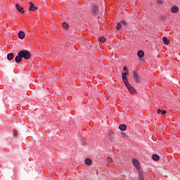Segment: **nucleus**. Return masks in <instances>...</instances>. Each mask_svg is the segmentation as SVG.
Instances as JSON below:
<instances>
[{
  "label": "nucleus",
  "mask_w": 180,
  "mask_h": 180,
  "mask_svg": "<svg viewBox=\"0 0 180 180\" xmlns=\"http://www.w3.org/2000/svg\"><path fill=\"white\" fill-rule=\"evenodd\" d=\"M122 23H120V22H118L117 24V27H116V29H117V30H120V29H122Z\"/></svg>",
  "instance_id": "412c9836"
},
{
  "label": "nucleus",
  "mask_w": 180,
  "mask_h": 180,
  "mask_svg": "<svg viewBox=\"0 0 180 180\" xmlns=\"http://www.w3.org/2000/svg\"><path fill=\"white\" fill-rule=\"evenodd\" d=\"M25 33L23 32V31H20L18 33V37L19 39H25Z\"/></svg>",
  "instance_id": "dca6fc26"
},
{
  "label": "nucleus",
  "mask_w": 180,
  "mask_h": 180,
  "mask_svg": "<svg viewBox=\"0 0 180 180\" xmlns=\"http://www.w3.org/2000/svg\"><path fill=\"white\" fill-rule=\"evenodd\" d=\"M105 98H106V99H107V100H108V99H109V97H108V96H107V97H105Z\"/></svg>",
  "instance_id": "c756f323"
},
{
  "label": "nucleus",
  "mask_w": 180,
  "mask_h": 180,
  "mask_svg": "<svg viewBox=\"0 0 180 180\" xmlns=\"http://www.w3.org/2000/svg\"><path fill=\"white\" fill-rule=\"evenodd\" d=\"M123 70L125 71V72L129 71V70H127V66H124V67L123 68Z\"/></svg>",
  "instance_id": "a878e982"
},
{
  "label": "nucleus",
  "mask_w": 180,
  "mask_h": 180,
  "mask_svg": "<svg viewBox=\"0 0 180 180\" xmlns=\"http://www.w3.org/2000/svg\"><path fill=\"white\" fill-rule=\"evenodd\" d=\"M16 136H18V135H16V133H15V134H14V136L16 137Z\"/></svg>",
  "instance_id": "c85d7f7f"
},
{
  "label": "nucleus",
  "mask_w": 180,
  "mask_h": 180,
  "mask_svg": "<svg viewBox=\"0 0 180 180\" xmlns=\"http://www.w3.org/2000/svg\"><path fill=\"white\" fill-rule=\"evenodd\" d=\"M162 41L164 43V44H165L166 46H168V44H169V39H168V38L164 37L162 38Z\"/></svg>",
  "instance_id": "f8f14e48"
},
{
  "label": "nucleus",
  "mask_w": 180,
  "mask_h": 180,
  "mask_svg": "<svg viewBox=\"0 0 180 180\" xmlns=\"http://www.w3.org/2000/svg\"><path fill=\"white\" fill-rule=\"evenodd\" d=\"M132 162H133V165H134L136 169H140L141 166H140V162H139V160L134 158L132 159Z\"/></svg>",
  "instance_id": "423d86ee"
},
{
  "label": "nucleus",
  "mask_w": 180,
  "mask_h": 180,
  "mask_svg": "<svg viewBox=\"0 0 180 180\" xmlns=\"http://www.w3.org/2000/svg\"><path fill=\"white\" fill-rule=\"evenodd\" d=\"M157 4H158L159 5H161V4H164V1H162V0H158Z\"/></svg>",
  "instance_id": "393cba45"
},
{
  "label": "nucleus",
  "mask_w": 180,
  "mask_h": 180,
  "mask_svg": "<svg viewBox=\"0 0 180 180\" xmlns=\"http://www.w3.org/2000/svg\"><path fill=\"white\" fill-rule=\"evenodd\" d=\"M124 84L127 86V89H129V91L131 92V94H136V89H134V88H133V86H131V85H130L129 82L125 83Z\"/></svg>",
  "instance_id": "39448f33"
},
{
  "label": "nucleus",
  "mask_w": 180,
  "mask_h": 180,
  "mask_svg": "<svg viewBox=\"0 0 180 180\" xmlns=\"http://www.w3.org/2000/svg\"><path fill=\"white\" fill-rule=\"evenodd\" d=\"M18 53L21 56V58H25V60L32 58V54L27 50L20 51Z\"/></svg>",
  "instance_id": "f257e3e1"
},
{
  "label": "nucleus",
  "mask_w": 180,
  "mask_h": 180,
  "mask_svg": "<svg viewBox=\"0 0 180 180\" xmlns=\"http://www.w3.org/2000/svg\"><path fill=\"white\" fill-rule=\"evenodd\" d=\"M134 79L136 84H141V78L139 75V73H137V71H134Z\"/></svg>",
  "instance_id": "f03ea898"
},
{
  "label": "nucleus",
  "mask_w": 180,
  "mask_h": 180,
  "mask_svg": "<svg viewBox=\"0 0 180 180\" xmlns=\"http://www.w3.org/2000/svg\"><path fill=\"white\" fill-rule=\"evenodd\" d=\"M119 129L122 131H124V130H126V129H127V126L126 124H121L119 126Z\"/></svg>",
  "instance_id": "2eb2a0df"
},
{
  "label": "nucleus",
  "mask_w": 180,
  "mask_h": 180,
  "mask_svg": "<svg viewBox=\"0 0 180 180\" xmlns=\"http://www.w3.org/2000/svg\"><path fill=\"white\" fill-rule=\"evenodd\" d=\"M15 63H20L22 61V56L20 55L19 52L18 53V56L15 58Z\"/></svg>",
  "instance_id": "9d476101"
},
{
  "label": "nucleus",
  "mask_w": 180,
  "mask_h": 180,
  "mask_svg": "<svg viewBox=\"0 0 180 180\" xmlns=\"http://www.w3.org/2000/svg\"><path fill=\"white\" fill-rule=\"evenodd\" d=\"M107 161L108 162H112L113 160L110 157H107Z\"/></svg>",
  "instance_id": "b1692460"
},
{
  "label": "nucleus",
  "mask_w": 180,
  "mask_h": 180,
  "mask_svg": "<svg viewBox=\"0 0 180 180\" xmlns=\"http://www.w3.org/2000/svg\"><path fill=\"white\" fill-rule=\"evenodd\" d=\"M122 74L124 84H127L129 81L127 80V77L126 75H129V70H127V72H122Z\"/></svg>",
  "instance_id": "20e7f679"
},
{
  "label": "nucleus",
  "mask_w": 180,
  "mask_h": 180,
  "mask_svg": "<svg viewBox=\"0 0 180 180\" xmlns=\"http://www.w3.org/2000/svg\"><path fill=\"white\" fill-rule=\"evenodd\" d=\"M122 26H127V22L124 20L120 22Z\"/></svg>",
  "instance_id": "5701e85b"
},
{
  "label": "nucleus",
  "mask_w": 180,
  "mask_h": 180,
  "mask_svg": "<svg viewBox=\"0 0 180 180\" xmlns=\"http://www.w3.org/2000/svg\"><path fill=\"white\" fill-rule=\"evenodd\" d=\"M152 158L154 161L160 160V156L158 155H153Z\"/></svg>",
  "instance_id": "a211bd4d"
},
{
  "label": "nucleus",
  "mask_w": 180,
  "mask_h": 180,
  "mask_svg": "<svg viewBox=\"0 0 180 180\" xmlns=\"http://www.w3.org/2000/svg\"><path fill=\"white\" fill-rule=\"evenodd\" d=\"M167 114V110H162L161 115H166Z\"/></svg>",
  "instance_id": "bb28decb"
},
{
  "label": "nucleus",
  "mask_w": 180,
  "mask_h": 180,
  "mask_svg": "<svg viewBox=\"0 0 180 180\" xmlns=\"http://www.w3.org/2000/svg\"><path fill=\"white\" fill-rule=\"evenodd\" d=\"M162 110L161 109L158 110V115H160V113H162Z\"/></svg>",
  "instance_id": "cd10ccee"
},
{
  "label": "nucleus",
  "mask_w": 180,
  "mask_h": 180,
  "mask_svg": "<svg viewBox=\"0 0 180 180\" xmlns=\"http://www.w3.org/2000/svg\"><path fill=\"white\" fill-rule=\"evenodd\" d=\"M14 57H15V55L13 54V53H10L7 55V59L8 60V61L13 60Z\"/></svg>",
  "instance_id": "9b49d317"
},
{
  "label": "nucleus",
  "mask_w": 180,
  "mask_h": 180,
  "mask_svg": "<svg viewBox=\"0 0 180 180\" xmlns=\"http://www.w3.org/2000/svg\"><path fill=\"white\" fill-rule=\"evenodd\" d=\"M98 41L99 43H105V41H106V38H105V37H100L98 38Z\"/></svg>",
  "instance_id": "f3484780"
},
{
  "label": "nucleus",
  "mask_w": 180,
  "mask_h": 180,
  "mask_svg": "<svg viewBox=\"0 0 180 180\" xmlns=\"http://www.w3.org/2000/svg\"><path fill=\"white\" fill-rule=\"evenodd\" d=\"M137 56L138 57H139V58H143V57H144V51H139L137 53Z\"/></svg>",
  "instance_id": "4468645a"
},
{
  "label": "nucleus",
  "mask_w": 180,
  "mask_h": 180,
  "mask_svg": "<svg viewBox=\"0 0 180 180\" xmlns=\"http://www.w3.org/2000/svg\"><path fill=\"white\" fill-rule=\"evenodd\" d=\"M38 7L34 6V4H33L32 2H30V8H29V11H30L31 12H34V11H37Z\"/></svg>",
  "instance_id": "0eeeda50"
},
{
  "label": "nucleus",
  "mask_w": 180,
  "mask_h": 180,
  "mask_svg": "<svg viewBox=\"0 0 180 180\" xmlns=\"http://www.w3.org/2000/svg\"><path fill=\"white\" fill-rule=\"evenodd\" d=\"M98 171L96 172V175H98Z\"/></svg>",
  "instance_id": "7c9ffc66"
},
{
  "label": "nucleus",
  "mask_w": 180,
  "mask_h": 180,
  "mask_svg": "<svg viewBox=\"0 0 180 180\" xmlns=\"http://www.w3.org/2000/svg\"><path fill=\"white\" fill-rule=\"evenodd\" d=\"M108 137L110 141H111V143H113V141H115V132H113V131L112 130L108 131Z\"/></svg>",
  "instance_id": "7ed1b4c3"
},
{
  "label": "nucleus",
  "mask_w": 180,
  "mask_h": 180,
  "mask_svg": "<svg viewBox=\"0 0 180 180\" xmlns=\"http://www.w3.org/2000/svg\"><path fill=\"white\" fill-rule=\"evenodd\" d=\"M139 179L144 180V174L141 172H139Z\"/></svg>",
  "instance_id": "4be33fe9"
},
{
  "label": "nucleus",
  "mask_w": 180,
  "mask_h": 180,
  "mask_svg": "<svg viewBox=\"0 0 180 180\" xmlns=\"http://www.w3.org/2000/svg\"><path fill=\"white\" fill-rule=\"evenodd\" d=\"M15 8L17 9V11H18V12H20V13H25V10H23V7L20 6V5L19 4H15Z\"/></svg>",
  "instance_id": "6e6552de"
},
{
  "label": "nucleus",
  "mask_w": 180,
  "mask_h": 180,
  "mask_svg": "<svg viewBox=\"0 0 180 180\" xmlns=\"http://www.w3.org/2000/svg\"><path fill=\"white\" fill-rule=\"evenodd\" d=\"M84 162H85L86 165H92V160H91L89 158H86L84 160Z\"/></svg>",
  "instance_id": "ddd939ff"
},
{
  "label": "nucleus",
  "mask_w": 180,
  "mask_h": 180,
  "mask_svg": "<svg viewBox=\"0 0 180 180\" xmlns=\"http://www.w3.org/2000/svg\"><path fill=\"white\" fill-rule=\"evenodd\" d=\"M172 13H178L179 12V8L176 6H173L171 8Z\"/></svg>",
  "instance_id": "1a4fd4ad"
},
{
  "label": "nucleus",
  "mask_w": 180,
  "mask_h": 180,
  "mask_svg": "<svg viewBox=\"0 0 180 180\" xmlns=\"http://www.w3.org/2000/svg\"><path fill=\"white\" fill-rule=\"evenodd\" d=\"M62 26H63V29H65V30H67L70 27V26L68 25V23H67V22H63L62 24Z\"/></svg>",
  "instance_id": "aec40b11"
},
{
  "label": "nucleus",
  "mask_w": 180,
  "mask_h": 180,
  "mask_svg": "<svg viewBox=\"0 0 180 180\" xmlns=\"http://www.w3.org/2000/svg\"><path fill=\"white\" fill-rule=\"evenodd\" d=\"M91 12L95 15V13H98V6H94L92 8Z\"/></svg>",
  "instance_id": "6ab92c4d"
}]
</instances>
